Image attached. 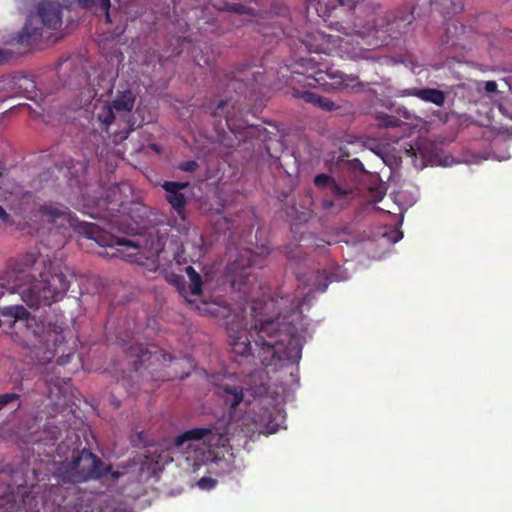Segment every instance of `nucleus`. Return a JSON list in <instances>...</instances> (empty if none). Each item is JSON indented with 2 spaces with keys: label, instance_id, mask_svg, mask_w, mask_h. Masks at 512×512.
I'll list each match as a JSON object with an SVG mask.
<instances>
[{
  "label": "nucleus",
  "instance_id": "obj_1",
  "mask_svg": "<svg viewBox=\"0 0 512 512\" xmlns=\"http://www.w3.org/2000/svg\"><path fill=\"white\" fill-rule=\"evenodd\" d=\"M356 14L352 23L348 21H330L328 27L338 35L327 34L321 30L309 31L302 38V43L309 52L317 54L307 61L311 63L307 85L323 86L328 91L362 92L366 83L357 75L346 74L329 64L321 57L332 55L345 44H355L359 50H370L383 45H391L402 39L414 21V7L411 4L389 12H383L379 5L372 3L353 7Z\"/></svg>",
  "mask_w": 512,
  "mask_h": 512
},
{
  "label": "nucleus",
  "instance_id": "obj_2",
  "mask_svg": "<svg viewBox=\"0 0 512 512\" xmlns=\"http://www.w3.org/2000/svg\"><path fill=\"white\" fill-rule=\"evenodd\" d=\"M74 229L87 238L95 240L100 246L115 247L113 256L125 261L143 265V258L155 262L163 250L161 238L151 239L150 248L146 251L148 240H131L124 237L106 235L96 224L81 222L68 208L54 204H45L34 208V235L37 243L50 250H57L65 244L66 232Z\"/></svg>",
  "mask_w": 512,
  "mask_h": 512
},
{
  "label": "nucleus",
  "instance_id": "obj_3",
  "mask_svg": "<svg viewBox=\"0 0 512 512\" xmlns=\"http://www.w3.org/2000/svg\"><path fill=\"white\" fill-rule=\"evenodd\" d=\"M301 312L292 311L289 315H277L273 319L256 320L246 329L244 318L227 323L230 345L233 352L241 356L252 354L251 340L259 347V357L265 366H287L298 364L302 357L304 336L295 321Z\"/></svg>",
  "mask_w": 512,
  "mask_h": 512
},
{
  "label": "nucleus",
  "instance_id": "obj_4",
  "mask_svg": "<svg viewBox=\"0 0 512 512\" xmlns=\"http://www.w3.org/2000/svg\"><path fill=\"white\" fill-rule=\"evenodd\" d=\"M35 269L39 272L38 278L34 277V302L50 306L61 301L70 287L68 268L48 254L43 256L39 250L38 256L34 255Z\"/></svg>",
  "mask_w": 512,
  "mask_h": 512
},
{
  "label": "nucleus",
  "instance_id": "obj_5",
  "mask_svg": "<svg viewBox=\"0 0 512 512\" xmlns=\"http://www.w3.org/2000/svg\"><path fill=\"white\" fill-rule=\"evenodd\" d=\"M83 213L91 218L104 220L112 230L134 234V228L125 223V211L128 204L122 197L121 185H112L105 191L104 197L83 196Z\"/></svg>",
  "mask_w": 512,
  "mask_h": 512
},
{
  "label": "nucleus",
  "instance_id": "obj_6",
  "mask_svg": "<svg viewBox=\"0 0 512 512\" xmlns=\"http://www.w3.org/2000/svg\"><path fill=\"white\" fill-rule=\"evenodd\" d=\"M268 249H262L261 253H255L251 249L239 250L236 258L226 267V276L230 280L231 287L235 292L240 293V298L245 303L254 301V291L257 285V277L252 268H263L266 265Z\"/></svg>",
  "mask_w": 512,
  "mask_h": 512
},
{
  "label": "nucleus",
  "instance_id": "obj_7",
  "mask_svg": "<svg viewBox=\"0 0 512 512\" xmlns=\"http://www.w3.org/2000/svg\"><path fill=\"white\" fill-rule=\"evenodd\" d=\"M135 101V94L126 89L118 91L113 100L96 107V117L102 128L108 132L109 127L116 124L118 128L113 133L119 135L120 139H126L134 130L135 119L132 111Z\"/></svg>",
  "mask_w": 512,
  "mask_h": 512
},
{
  "label": "nucleus",
  "instance_id": "obj_8",
  "mask_svg": "<svg viewBox=\"0 0 512 512\" xmlns=\"http://www.w3.org/2000/svg\"><path fill=\"white\" fill-rule=\"evenodd\" d=\"M58 473L63 482L74 484L107 476L116 480L121 476L119 471L112 470V465H105L99 457L87 449H83L70 463H63L58 468Z\"/></svg>",
  "mask_w": 512,
  "mask_h": 512
},
{
  "label": "nucleus",
  "instance_id": "obj_9",
  "mask_svg": "<svg viewBox=\"0 0 512 512\" xmlns=\"http://www.w3.org/2000/svg\"><path fill=\"white\" fill-rule=\"evenodd\" d=\"M245 6L239 3H228L225 0H203L202 7H192L186 12L185 26L189 29L190 22L195 19V26L201 34H222L225 32L218 23L225 20L224 11L243 13Z\"/></svg>",
  "mask_w": 512,
  "mask_h": 512
},
{
  "label": "nucleus",
  "instance_id": "obj_10",
  "mask_svg": "<svg viewBox=\"0 0 512 512\" xmlns=\"http://www.w3.org/2000/svg\"><path fill=\"white\" fill-rule=\"evenodd\" d=\"M20 293L28 307H32V258L15 260L11 269L0 275V299L7 293Z\"/></svg>",
  "mask_w": 512,
  "mask_h": 512
},
{
  "label": "nucleus",
  "instance_id": "obj_11",
  "mask_svg": "<svg viewBox=\"0 0 512 512\" xmlns=\"http://www.w3.org/2000/svg\"><path fill=\"white\" fill-rule=\"evenodd\" d=\"M29 323L30 313L22 305H11L0 309V329L3 331L13 329L11 334L14 342L27 348L32 335Z\"/></svg>",
  "mask_w": 512,
  "mask_h": 512
},
{
  "label": "nucleus",
  "instance_id": "obj_12",
  "mask_svg": "<svg viewBox=\"0 0 512 512\" xmlns=\"http://www.w3.org/2000/svg\"><path fill=\"white\" fill-rule=\"evenodd\" d=\"M199 441H203L208 448H215L224 447L228 438L215 428L196 427L176 436L173 445L180 452L189 453L196 450Z\"/></svg>",
  "mask_w": 512,
  "mask_h": 512
},
{
  "label": "nucleus",
  "instance_id": "obj_13",
  "mask_svg": "<svg viewBox=\"0 0 512 512\" xmlns=\"http://www.w3.org/2000/svg\"><path fill=\"white\" fill-rule=\"evenodd\" d=\"M49 341L53 342L54 348H47L43 351V355H40L42 347L34 346V356L37 358L39 364L50 363L54 358H56V364L59 366L66 365L70 359L74 356L76 345L69 347L66 345V335L61 331V333L55 332L53 335L49 334Z\"/></svg>",
  "mask_w": 512,
  "mask_h": 512
},
{
  "label": "nucleus",
  "instance_id": "obj_14",
  "mask_svg": "<svg viewBox=\"0 0 512 512\" xmlns=\"http://www.w3.org/2000/svg\"><path fill=\"white\" fill-rule=\"evenodd\" d=\"M3 43L8 46L7 49L13 50V59L32 50V13L26 16L23 26L18 31L4 36Z\"/></svg>",
  "mask_w": 512,
  "mask_h": 512
},
{
  "label": "nucleus",
  "instance_id": "obj_15",
  "mask_svg": "<svg viewBox=\"0 0 512 512\" xmlns=\"http://www.w3.org/2000/svg\"><path fill=\"white\" fill-rule=\"evenodd\" d=\"M250 64H241L236 70L224 74L226 90H234L236 93H242L243 87L260 84L264 79V73L261 71H251Z\"/></svg>",
  "mask_w": 512,
  "mask_h": 512
},
{
  "label": "nucleus",
  "instance_id": "obj_16",
  "mask_svg": "<svg viewBox=\"0 0 512 512\" xmlns=\"http://www.w3.org/2000/svg\"><path fill=\"white\" fill-rule=\"evenodd\" d=\"M189 187V182L165 181L162 188L166 191V200L177 212V214L184 218L185 206L187 203L186 197L182 192Z\"/></svg>",
  "mask_w": 512,
  "mask_h": 512
},
{
  "label": "nucleus",
  "instance_id": "obj_17",
  "mask_svg": "<svg viewBox=\"0 0 512 512\" xmlns=\"http://www.w3.org/2000/svg\"><path fill=\"white\" fill-rule=\"evenodd\" d=\"M37 14L42 24L51 30L62 25V5L57 1H44L38 5Z\"/></svg>",
  "mask_w": 512,
  "mask_h": 512
},
{
  "label": "nucleus",
  "instance_id": "obj_18",
  "mask_svg": "<svg viewBox=\"0 0 512 512\" xmlns=\"http://www.w3.org/2000/svg\"><path fill=\"white\" fill-rule=\"evenodd\" d=\"M293 96L295 98L301 99L306 103H310L324 111H334L339 108L337 104H335L331 99L321 96L319 94H316L312 91L308 90H293Z\"/></svg>",
  "mask_w": 512,
  "mask_h": 512
},
{
  "label": "nucleus",
  "instance_id": "obj_19",
  "mask_svg": "<svg viewBox=\"0 0 512 512\" xmlns=\"http://www.w3.org/2000/svg\"><path fill=\"white\" fill-rule=\"evenodd\" d=\"M28 487L19 484L15 487L11 484H0V510L3 509L6 503L16 502L18 497H21L22 502L27 504L28 501Z\"/></svg>",
  "mask_w": 512,
  "mask_h": 512
},
{
  "label": "nucleus",
  "instance_id": "obj_20",
  "mask_svg": "<svg viewBox=\"0 0 512 512\" xmlns=\"http://www.w3.org/2000/svg\"><path fill=\"white\" fill-rule=\"evenodd\" d=\"M341 7L343 9V0H309L307 4V12L316 13L325 22L331 16V13Z\"/></svg>",
  "mask_w": 512,
  "mask_h": 512
},
{
  "label": "nucleus",
  "instance_id": "obj_21",
  "mask_svg": "<svg viewBox=\"0 0 512 512\" xmlns=\"http://www.w3.org/2000/svg\"><path fill=\"white\" fill-rule=\"evenodd\" d=\"M236 103L237 101L233 97H226L225 99H220L216 106L210 103L207 109L212 116L225 118L228 128L232 130L231 122Z\"/></svg>",
  "mask_w": 512,
  "mask_h": 512
},
{
  "label": "nucleus",
  "instance_id": "obj_22",
  "mask_svg": "<svg viewBox=\"0 0 512 512\" xmlns=\"http://www.w3.org/2000/svg\"><path fill=\"white\" fill-rule=\"evenodd\" d=\"M253 421L267 434L275 433L279 426L273 412L267 407H259L254 412Z\"/></svg>",
  "mask_w": 512,
  "mask_h": 512
},
{
  "label": "nucleus",
  "instance_id": "obj_23",
  "mask_svg": "<svg viewBox=\"0 0 512 512\" xmlns=\"http://www.w3.org/2000/svg\"><path fill=\"white\" fill-rule=\"evenodd\" d=\"M217 393L231 408H236L243 400V389L239 385L223 384L218 387Z\"/></svg>",
  "mask_w": 512,
  "mask_h": 512
},
{
  "label": "nucleus",
  "instance_id": "obj_24",
  "mask_svg": "<svg viewBox=\"0 0 512 512\" xmlns=\"http://www.w3.org/2000/svg\"><path fill=\"white\" fill-rule=\"evenodd\" d=\"M410 95L437 106H443L446 99L445 93L436 88H414L410 91Z\"/></svg>",
  "mask_w": 512,
  "mask_h": 512
},
{
  "label": "nucleus",
  "instance_id": "obj_25",
  "mask_svg": "<svg viewBox=\"0 0 512 512\" xmlns=\"http://www.w3.org/2000/svg\"><path fill=\"white\" fill-rule=\"evenodd\" d=\"M194 61L200 67H209L215 62L216 54L211 47L205 46L199 52H193Z\"/></svg>",
  "mask_w": 512,
  "mask_h": 512
},
{
  "label": "nucleus",
  "instance_id": "obj_26",
  "mask_svg": "<svg viewBox=\"0 0 512 512\" xmlns=\"http://www.w3.org/2000/svg\"><path fill=\"white\" fill-rule=\"evenodd\" d=\"M80 7L89 9L94 6H98L105 14V20L107 23H112L110 16V0H77Z\"/></svg>",
  "mask_w": 512,
  "mask_h": 512
},
{
  "label": "nucleus",
  "instance_id": "obj_27",
  "mask_svg": "<svg viewBox=\"0 0 512 512\" xmlns=\"http://www.w3.org/2000/svg\"><path fill=\"white\" fill-rule=\"evenodd\" d=\"M185 272L190 281L189 290H190L191 294L200 295L202 293V285H203L202 278H201L200 274L192 266H187L185 268Z\"/></svg>",
  "mask_w": 512,
  "mask_h": 512
},
{
  "label": "nucleus",
  "instance_id": "obj_28",
  "mask_svg": "<svg viewBox=\"0 0 512 512\" xmlns=\"http://www.w3.org/2000/svg\"><path fill=\"white\" fill-rule=\"evenodd\" d=\"M19 398L20 395L17 393L0 394V411L5 408L11 411L19 409L21 406Z\"/></svg>",
  "mask_w": 512,
  "mask_h": 512
},
{
  "label": "nucleus",
  "instance_id": "obj_29",
  "mask_svg": "<svg viewBox=\"0 0 512 512\" xmlns=\"http://www.w3.org/2000/svg\"><path fill=\"white\" fill-rule=\"evenodd\" d=\"M0 191L3 195H13L20 192V187L8 177L7 173L0 171Z\"/></svg>",
  "mask_w": 512,
  "mask_h": 512
},
{
  "label": "nucleus",
  "instance_id": "obj_30",
  "mask_svg": "<svg viewBox=\"0 0 512 512\" xmlns=\"http://www.w3.org/2000/svg\"><path fill=\"white\" fill-rule=\"evenodd\" d=\"M122 346L125 348V351L130 356H136L140 360H142L147 354V348H145L142 344L134 343V342H125L123 341Z\"/></svg>",
  "mask_w": 512,
  "mask_h": 512
},
{
  "label": "nucleus",
  "instance_id": "obj_31",
  "mask_svg": "<svg viewBox=\"0 0 512 512\" xmlns=\"http://www.w3.org/2000/svg\"><path fill=\"white\" fill-rule=\"evenodd\" d=\"M377 126L381 128L397 127L400 124V119L393 115L380 113L376 116Z\"/></svg>",
  "mask_w": 512,
  "mask_h": 512
},
{
  "label": "nucleus",
  "instance_id": "obj_32",
  "mask_svg": "<svg viewBox=\"0 0 512 512\" xmlns=\"http://www.w3.org/2000/svg\"><path fill=\"white\" fill-rule=\"evenodd\" d=\"M330 282H332V280L326 271H317L313 285L316 291L324 292Z\"/></svg>",
  "mask_w": 512,
  "mask_h": 512
},
{
  "label": "nucleus",
  "instance_id": "obj_33",
  "mask_svg": "<svg viewBox=\"0 0 512 512\" xmlns=\"http://www.w3.org/2000/svg\"><path fill=\"white\" fill-rule=\"evenodd\" d=\"M334 181H335L334 178H332L330 175L325 174V173L317 174L314 177V185L317 188L327 190V192H329L330 187Z\"/></svg>",
  "mask_w": 512,
  "mask_h": 512
},
{
  "label": "nucleus",
  "instance_id": "obj_34",
  "mask_svg": "<svg viewBox=\"0 0 512 512\" xmlns=\"http://www.w3.org/2000/svg\"><path fill=\"white\" fill-rule=\"evenodd\" d=\"M329 193H331L336 198H345L348 195L352 194L351 189L342 188L336 181H334L330 187Z\"/></svg>",
  "mask_w": 512,
  "mask_h": 512
},
{
  "label": "nucleus",
  "instance_id": "obj_35",
  "mask_svg": "<svg viewBox=\"0 0 512 512\" xmlns=\"http://www.w3.org/2000/svg\"><path fill=\"white\" fill-rule=\"evenodd\" d=\"M329 193H331L336 198H345L348 195L352 194L351 189L342 188L336 181H334L330 187Z\"/></svg>",
  "mask_w": 512,
  "mask_h": 512
},
{
  "label": "nucleus",
  "instance_id": "obj_36",
  "mask_svg": "<svg viewBox=\"0 0 512 512\" xmlns=\"http://www.w3.org/2000/svg\"><path fill=\"white\" fill-rule=\"evenodd\" d=\"M198 167V163L194 160L182 162L178 166L179 170L183 172H194Z\"/></svg>",
  "mask_w": 512,
  "mask_h": 512
},
{
  "label": "nucleus",
  "instance_id": "obj_37",
  "mask_svg": "<svg viewBox=\"0 0 512 512\" xmlns=\"http://www.w3.org/2000/svg\"><path fill=\"white\" fill-rule=\"evenodd\" d=\"M13 59L12 49H0V65Z\"/></svg>",
  "mask_w": 512,
  "mask_h": 512
},
{
  "label": "nucleus",
  "instance_id": "obj_38",
  "mask_svg": "<svg viewBox=\"0 0 512 512\" xmlns=\"http://www.w3.org/2000/svg\"><path fill=\"white\" fill-rule=\"evenodd\" d=\"M18 429H19V431L17 432L18 438L20 439V441L22 443L28 444L32 437V433L30 432V427H27V430L24 434L20 433V429H21L20 427Z\"/></svg>",
  "mask_w": 512,
  "mask_h": 512
},
{
  "label": "nucleus",
  "instance_id": "obj_39",
  "mask_svg": "<svg viewBox=\"0 0 512 512\" xmlns=\"http://www.w3.org/2000/svg\"><path fill=\"white\" fill-rule=\"evenodd\" d=\"M216 481L213 480L212 478H207V477H203L199 480L198 482V485L201 487V488H206V487H214Z\"/></svg>",
  "mask_w": 512,
  "mask_h": 512
},
{
  "label": "nucleus",
  "instance_id": "obj_40",
  "mask_svg": "<svg viewBox=\"0 0 512 512\" xmlns=\"http://www.w3.org/2000/svg\"><path fill=\"white\" fill-rule=\"evenodd\" d=\"M484 89L487 93H494L497 90V83L495 81H486Z\"/></svg>",
  "mask_w": 512,
  "mask_h": 512
},
{
  "label": "nucleus",
  "instance_id": "obj_41",
  "mask_svg": "<svg viewBox=\"0 0 512 512\" xmlns=\"http://www.w3.org/2000/svg\"><path fill=\"white\" fill-rule=\"evenodd\" d=\"M321 206L325 210H330L331 208L334 207V202L330 199L325 198L322 200Z\"/></svg>",
  "mask_w": 512,
  "mask_h": 512
},
{
  "label": "nucleus",
  "instance_id": "obj_42",
  "mask_svg": "<svg viewBox=\"0 0 512 512\" xmlns=\"http://www.w3.org/2000/svg\"><path fill=\"white\" fill-rule=\"evenodd\" d=\"M0 220L4 223H6L9 220L8 213L3 209L2 206H0Z\"/></svg>",
  "mask_w": 512,
  "mask_h": 512
},
{
  "label": "nucleus",
  "instance_id": "obj_43",
  "mask_svg": "<svg viewBox=\"0 0 512 512\" xmlns=\"http://www.w3.org/2000/svg\"><path fill=\"white\" fill-rule=\"evenodd\" d=\"M170 281L175 283L176 285H179L180 283L183 282V278L179 275H176V274H172L170 276Z\"/></svg>",
  "mask_w": 512,
  "mask_h": 512
},
{
  "label": "nucleus",
  "instance_id": "obj_44",
  "mask_svg": "<svg viewBox=\"0 0 512 512\" xmlns=\"http://www.w3.org/2000/svg\"><path fill=\"white\" fill-rule=\"evenodd\" d=\"M33 35H34V42L36 41L37 37L40 36L41 34L38 33V29L37 28H34V32H33Z\"/></svg>",
  "mask_w": 512,
  "mask_h": 512
},
{
  "label": "nucleus",
  "instance_id": "obj_45",
  "mask_svg": "<svg viewBox=\"0 0 512 512\" xmlns=\"http://www.w3.org/2000/svg\"><path fill=\"white\" fill-rule=\"evenodd\" d=\"M62 381L65 385H67L70 382V378H63Z\"/></svg>",
  "mask_w": 512,
  "mask_h": 512
},
{
  "label": "nucleus",
  "instance_id": "obj_46",
  "mask_svg": "<svg viewBox=\"0 0 512 512\" xmlns=\"http://www.w3.org/2000/svg\"><path fill=\"white\" fill-rule=\"evenodd\" d=\"M112 512H126V511L122 510V509H114Z\"/></svg>",
  "mask_w": 512,
  "mask_h": 512
},
{
  "label": "nucleus",
  "instance_id": "obj_47",
  "mask_svg": "<svg viewBox=\"0 0 512 512\" xmlns=\"http://www.w3.org/2000/svg\"><path fill=\"white\" fill-rule=\"evenodd\" d=\"M54 384L55 386L57 385V383L53 381V379L50 380V385Z\"/></svg>",
  "mask_w": 512,
  "mask_h": 512
},
{
  "label": "nucleus",
  "instance_id": "obj_48",
  "mask_svg": "<svg viewBox=\"0 0 512 512\" xmlns=\"http://www.w3.org/2000/svg\"><path fill=\"white\" fill-rule=\"evenodd\" d=\"M252 311L255 313L256 312V306H252Z\"/></svg>",
  "mask_w": 512,
  "mask_h": 512
},
{
  "label": "nucleus",
  "instance_id": "obj_49",
  "mask_svg": "<svg viewBox=\"0 0 512 512\" xmlns=\"http://www.w3.org/2000/svg\"><path fill=\"white\" fill-rule=\"evenodd\" d=\"M499 110H500L502 113H504V111H503V107H502V106H500V107H499Z\"/></svg>",
  "mask_w": 512,
  "mask_h": 512
}]
</instances>
